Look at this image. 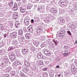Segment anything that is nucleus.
Segmentation results:
<instances>
[{
  "label": "nucleus",
  "instance_id": "10",
  "mask_svg": "<svg viewBox=\"0 0 77 77\" xmlns=\"http://www.w3.org/2000/svg\"><path fill=\"white\" fill-rule=\"evenodd\" d=\"M18 39L19 41H20V42H25V38L24 37H23V36L18 37Z\"/></svg>",
  "mask_w": 77,
  "mask_h": 77
},
{
  "label": "nucleus",
  "instance_id": "58",
  "mask_svg": "<svg viewBox=\"0 0 77 77\" xmlns=\"http://www.w3.org/2000/svg\"><path fill=\"white\" fill-rule=\"evenodd\" d=\"M64 50H66V49H67V48H68L67 46H64Z\"/></svg>",
  "mask_w": 77,
  "mask_h": 77
},
{
  "label": "nucleus",
  "instance_id": "32",
  "mask_svg": "<svg viewBox=\"0 0 77 77\" xmlns=\"http://www.w3.org/2000/svg\"><path fill=\"white\" fill-rule=\"evenodd\" d=\"M43 77H47L48 76V73L47 72H44L43 74Z\"/></svg>",
  "mask_w": 77,
  "mask_h": 77
},
{
  "label": "nucleus",
  "instance_id": "25",
  "mask_svg": "<svg viewBox=\"0 0 77 77\" xmlns=\"http://www.w3.org/2000/svg\"><path fill=\"white\" fill-rule=\"evenodd\" d=\"M8 6L9 7H12L13 6V1H10L8 3Z\"/></svg>",
  "mask_w": 77,
  "mask_h": 77
},
{
  "label": "nucleus",
  "instance_id": "60",
  "mask_svg": "<svg viewBox=\"0 0 77 77\" xmlns=\"http://www.w3.org/2000/svg\"><path fill=\"white\" fill-rule=\"evenodd\" d=\"M0 15H1L2 17H3V15H4L3 14H4V13L3 12H1L0 13Z\"/></svg>",
  "mask_w": 77,
  "mask_h": 77
},
{
  "label": "nucleus",
  "instance_id": "12",
  "mask_svg": "<svg viewBox=\"0 0 77 77\" xmlns=\"http://www.w3.org/2000/svg\"><path fill=\"white\" fill-rule=\"evenodd\" d=\"M18 17V13H14L13 15V18L14 20L15 19H17Z\"/></svg>",
  "mask_w": 77,
  "mask_h": 77
},
{
  "label": "nucleus",
  "instance_id": "22",
  "mask_svg": "<svg viewBox=\"0 0 77 77\" xmlns=\"http://www.w3.org/2000/svg\"><path fill=\"white\" fill-rule=\"evenodd\" d=\"M23 72H28V71H29V68L27 67H25L23 68Z\"/></svg>",
  "mask_w": 77,
  "mask_h": 77
},
{
  "label": "nucleus",
  "instance_id": "8",
  "mask_svg": "<svg viewBox=\"0 0 77 77\" xmlns=\"http://www.w3.org/2000/svg\"><path fill=\"white\" fill-rule=\"evenodd\" d=\"M44 53L45 55H46L47 56H50L51 55V53L47 49L45 50L44 51Z\"/></svg>",
  "mask_w": 77,
  "mask_h": 77
},
{
  "label": "nucleus",
  "instance_id": "33",
  "mask_svg": "<svg viewBox=\"0 0 77 77\" xmlns=\"http://www.w3.org/2000/svg\"><path fill=\"white\" fill-rule=\"evenodd\" d=\"M43 9V7L39 6L38 7V8L37 9V11H40L41 10H42V9Z\"/></svg>",
  "mask_w": 77,
  "mask_h": 77
},
{
  "label": "nucleus",
  "instance_id": "34",
  "mask_svg": "<svg viewBox=\"0 0 77 77\" xmlns=\"http://www.w3.org/2000/svg\"><path fill=\"white\" fill-rule=\"evenodd\" d=\"M46 45V43H43L41 45L40 47L41 48H43V47H44Z\"/></svg>",
  "mask_w": 77,
  "mask_h": 77
},
{
  "label": "nucleus",
  "instance_id": "35",
  "mask_svg": "<svg viewBox=\"0 0 77 77\" xmlns=\"http://www.w3.org/2000/svg\"><path fill=\"white\" fill-rule=\"evenodd\" d=\"M6 63H7L5 62L4 63H1V66H6Z\"/></svg>",
  "mask_w": 77,
  "mask_h": 77
},
{
  "label": "nucleus",
  "instance_id": "24",
  "mask_svg": "<svg viewBox=\"0 0 77 77\" xmlns=\"http://www.w3.org/2000/svg\"><path fill=\"white\" fill-rule=\"evenodd\" d=\"M55 77H63V74L58 73L56 75Z\"/></svg>",
  "mask_w": 77,
  "mask_h": 77
},
{
  "label": "nucleus",
  "instance_id": "48",
  "mask_svg": "<svg viewBox=\"0 0 77 77\" xmlns=\"http://www.w3.org/2000/svg\"><path fill=\"white\" fill-rule=\"evenodd\" d=\"M71 69L72 72H74V71H75V70H76V69L75 68H73Z\"/></svg>",
  "mask_w": 77,
  "mask_h": 77
},
{
  "label": "nucleus",
  "instance_id": "43",
  "mask_svg": "<svg viewBox=\"0 0 77 77\" xmlns=\"http://www.w3.org/2000/svg\"><path fill=\"white\" fill-rule=\"evenodd\" d=\"M39 63H40V65H43L44 63H43V61H40L39 62Z\"/></svg>",
  "mask_w": 77,
  "mask_h": 77
},
{
  "label": "nucleus",
  "instance_id": "40",
  "mask_svg": "<svg viewBox=\"0 0 77 77\" xmlns=\"http://www.w3.org/2000/svg\"><path fill=\"white\" fill-rule=\"evenodd\" d=\"M10 75H9L8 74H6L5 75H3V77H9Z\"/></svg>",
  "mask_w": 77,
  "mask_h": 77
},
{
  "label": "nucleus",
  "instance_id": "15",
  "mask_svg": "<svg viewBox=\"0 0 77 77\" xmlns=\"http://www.w3.org/2000/svg\"><path fill=\"white\" fill-rule=\"evenodd\" d=\"M13 10V11H17L18 9V7H17V4L15 3L14 4V7L12 8Z\"/></svg>",
  "mask_w": 77,
  "mask_h": 77
},
{
  "label": "nucleus",
  "instance_id": "20",
  "mask_svg": "<svg viewBox=\"0 0 77 77\" xmlns=\"http://www.w3.org/2000/svg\"><path fill=\"white\" fill-rule=\"evenodd\" d=\"M3 59L5 62H6V63H8V59L7 58V57L6 56H4L3 57Z\"/></svg>",
  "mask_w": 77,
  "mask_h": 77
},
{
  "label": "nucleus",
  "instance_id": "13",
  "mask_svg": "<svg viewBox=\"0 0 77 77\" xmlns=\"http://www.w3.org/2000/svg\"><path fill=\"white\" fill-rule=\"evenodd\" d=\"M12 44L14 45H18V43L17 41L15 40H12L11 41Z\"/></svg>",
  "mask_w": 77,
  "mask_h": 77
},
{
  "label": "nucleus",
  "instance_id": "49",
  "mask_svg": "<svg viewBox=\"0 0 77 77\" xmlns=\"http://www.w3.org/2000/svg\"><path fill=\"white\" fill-rule=\"evenodd\" d=\"M20 77H25L24 73H21L20 75Z\"/></svg>",
  "mask_w": 77,
  "mask_h": 77
},
{
  "label": "nucleus",
  "instance_id": "57",
  "mask_svg": "<svg viewBox=\"0 0 77 77\" xmlns=\"http://www.w3.org/2000/svg\"><path fill=\"white\" fill-rule=\"evenodd\" d=\"M75 68V66L74 65H72L71 66V69Z\"/></svg>",
  "mask_w": 77,
  "mask_h": 77
},
{
  "label": "nucleus",
  "instance_id": "1",
  "mask_svg": "<svg viewBox=\"0 0 77 77\" xmlns=\"http://www.w3.org/2000/svg\"><path fill=\"white\" fill-rule=\"evenodd\" d=\"M58 4H60L63 7H65L67 5L68 1L66 0H60L58 3Z\"/></svg>",
  "mask_w": 77,
  "mask_h": 77
},
{
  "label": "nucleus",
  "instance_id": "53",
  "mask_svg": "<svg viewBox=\"0 0 77 77\" xmlns=\"http://www.w3.org/2000/svg\"><path fill=\"white\" fill-rule=\"evenodd\" d=\"M32 3H36V2H37L36 0H32Z\"/></svg>",
  "mask_w": 77,
  "mask_h": 77
},
{
  "label": "nucleus",
  "instance_id": "7",
  "mask_svg": "<svg viewBox=\"0 0 77 77\" xmlns=\"http://www.w3.org/2000/svg\"><path fill=\"white\" fill-rule=\"evenodd\" d=\"M9 58L11 60H14L15 58V55L14 53H11L9 56Z\"/></svg>",
  "mask_w": 77,
  "mask_h": 77
},
{
  "label": "nucleus",
  "instance_id": "37",
  "mask_svg": "<svg viewBox=\"0 0 77 77\" xmlns=\"http://www.w3.org/2000/svg\"><path fill=\"white\" fill-rule=\"evenodd\" d=\"M4 29V27L3 26V25H0V30H3Z\"/></svg>",
  "mask_w": 77,
  "mask_h": 77
},
{
  "label": "nucleus",
  "instance_id": "17",
  "mask_svg": "<svg viewBox=\"0 0 77 77\" xmlns=\"http://www.w3.org/2000/svg\"><path fill=\"white\" fill-rule=\"evenodd\" d=\"M21 63V62L20 61H16L14 63V66H17Z\"/></svg>",
  "mask_w": 77,
  "mask_h": 77
},
{
  "label": "nucleus",
  "instance_id": "54",
  "mask_svg": "<svg viewBox=\"0 0 77 77\" xmlns=\"http://www.w3.org/2000/svg\"><path fill=\"white\" fill-rule=\"evenodd\" d=\"M47 68H44L43 69V70L44 71H47Z\"/></svg>",
  "mask_w": 77,
  "mask_h": 77
},
{
  "label": "nucleus",
  "instance_id": "56",
  "mask_svg": "<svg viewBox=\"0 0 77 77\" xmlns=\"http://www.w3.org/2000/svg\"><path fill=\"white\" fill-rule=\"evenodd\" d=\"M16 53L17 54H20V51H16Z\"/></svg>",
  "mask_w": 77,
  "mask_h": 77
},
{
  "label": "nucleus",
  "instance_id": "28",
  "mask_svg": "<svg viewBox=\"0 0 77 77\" xmlns=\"http://www.w3.org/2000/svg\"><path fill=\"white\" fill-rule=\"evenodd\" d=\"M6 41L5 40H3L2 43H1V44L2 45V46L4 47V45H6Z\"/></svg>",
  "mask_w": 77,
  "mask_h": 77
},
{
  "label": "nucleus",
  "instance_id": "59",
  "mask_svg": "<svg viewBox=\"0 0 77 77\" xmlns=\"http://www.w3.org/2000/svg\"><path fill=\"white\" fill-rule=\"evenodd\" d=\"M73 12V10H70L69 11V12L70 13V14H72Z\"/></svg>",
  "mask_w": 77,
  "mask_h": 77
},
{
  "label": "nucleus",
  "instance_id": "63",
  "mask_svg": "<svg viewBox=\"0 0 77 77\" xmlns=\"http://www.w3.org/2000/svg\"><path fill=\"white\" fill-rule=\"evenodd\" d=\"M23 2L24 3H26V0H22Z\"/></svg>",
  "mask_w": 77,
  "mask_h": 77
},
{
  "label": "nucleus",
  "instance_id": "6",
  "mask_svg": "<svg viewBox=\"0 0 77 77\" xmlns=\"http://www.w3.org/2000/svg\"><path fill=\"white\" fill-rule=\"evenodd\" d=\"M43 28L42 27H40L38 28L37 29V33L38 35H41L42 31Z\"/></svg>",
  "mask_w": 77,
  "mask_h": 77
},
{
  "label": "nucleus",
  "instance_id": "52",
  "mask_svg": "<svg viewBox=\"0 0 77 77\" xmlns=\"http://www.w3.org/2000/svg\"><path fill=\"white\" fill-rule=\"evenodd\" d=\"M50 6H47L46 7V9L48 10H49L50 9Z\"/></svg>",
  "mask_w": 77,
  "mask_h": 77
},
{
  "label": "nucleus",
  "instance_id": "23",
  "mask_svg": "<svg viewBox=\"0 0 77 77\" xmlns=\"http://www.w3.org/2000/svg\"><path fill=\"white\" fill-rule=\"evenodd\" d=\"M51 12L52 13H56L57 12V10L56 8H52L51 9Z\"/></svg>",
  "mask_w": 77,
  "mask_h": 77
},
{
  "label": "nucleus",
  "instance_id": "21",
  "mask_svg": "<svg viewBox=\"0 0 77 77\" xmlns=\"http://www.w3.org/2000/svg\"><path fill=\"white\" fill-rule=\"evenodd\" d=\"M24 63L26 66L29 67L31 66L30 64V63H29V62L27 61H25Z\"/></svg>",
  "mask_w": 77,
  "mask_h": 77
},
{
  "label": "nucleus",
  "instance_id": "45",
  "mask_svg": "<svg viewBox=\"0 0 77 77\" xmlns=\"http://www.w3.org/2000/svg\"><path fill=\"white\" fill-rule=\"evenodd\" d=\"M49 47H50V48H53L55 47L53 45H53H50Z\"/></svg>",
  "mask_w": 77,
  "mask_h": 77
},
{
  "label": "nucleus",
  "instance_id": "55",
  "mask_svg": "<svg viewBox=\"0 0 77 77\" xmlns=\"http://www.w3.org/2000/svg\"><path fill=\"white\" fill-rule=\"evenodd\" d=\"M3 36L4 38H6L7 36H8V34H5L3 35Z\"/></svg>",
  "mask_w": 77,
  "mask_h": 77
},
{
  "label": "nucleus",
  "instance_id": "51",
  "mask_svg": "<svg viewBox=\"0 0 77 77\" xmlns=\"http://www.w3.org/2000/svg\"><path fill=\"white\" fill-rule=\"evenodd\" d=\"M60 21L61 23H63L64 22V20H63V19H62L60 20Z\"/></svg>",
  "mask_w": 77,
  "mask_h": 77
},
{
  "label": "nucleus",
  "instance_id": "11",
  "mask_svg": "<svg viewBox=\"0 0 77 77\" xmlns=\"http://www.w3.org/2000/svg\"><path fill=\"white\" fill-rule=\"evenodd\" d=\"M34 20L35 23H37L40 21V19L38 17L35 16L34 17Z\"/></svg>",
  "mask_w": 77,
  "mask_h": 77
},
{
  "label": "nucleus",
  "instance_id": "2",
  "mask_svg": "<svg viewBox=\"0 0 77 77\" xmlns=\"http://www.w3.org/2000/svg\"><path fill=\"white\" fill-rule=\"evenodd\" d=\"M17 32H14L12 33H11L9 35V37L11 39H15L17 38Z\"/></svg>",
  "mask_w": 77,
  "mask_h": 77
},
{
  "label": "nucleus",
  "instance_id": "19",
  "mask_svg": "<svg viewBox=\"0 0 77 77\" xmlns=\"http://www.w3.org/2000/svg\"><path fill=\"white\" fill-rule=\"evenodd\" d=\"M25 36L26 39H29L30 38V37L32 36V35L30 33H27L26 34Z\"/></svg>",
  "mask_w": 77,
  "mask_h": 77
},
{
  "label": "nucleus",
  "instance_id": "61",
  "mask_svg": "<svg viewBox=\"0 0 77 77\" xmlns=\"http://www.w3.org/2000/svg\"><path fill=\"white\" fill-rule=\"evenodd\" d=\"M7 44H10L11 43V40H7Z\"/></svg>",
  "mask_w": 77,
  "mask_h": 77
},
{
  "label": "nucleus",
  "instance_id": "62",
  "mask_svg": "<svg viewBox=\"0 0 77 77\" xmlns=\"http://www.w3.org/2000/svg\"><path fill=\"white\" fill-rule=\"evenodd\" d=\"M31 23H34V20L33 19H32L31 20Z\"/></svg>",
  "mask_w": 77,
  "mask_h": 77
},
{
  "label": "nucleus",
  "instance_id": "50",
  "mask_svg": "<svg viewBox=\"0 0 77 77\" xmlns=\"http://www.w3.org/2000/svg\"><path fill=\"white\" fill-rule=\"evenodd\" d=\"M63 55L65 56H67L68 55V53H64L63 54Z\"/></svg>",
  "mask_w": 77,
  "mask_h": 77
},
{
  "label": "nucleus",
  "instance_id": "9",
  "mask_svg": "<svg viewBox=\"0 0 77 77\" xmlns=\"http://www.w3.org/2000/svg\"><path fill=\"white\" fill-rule=\"evenodd\" d=\"M33 44L35 46V47H38L39 45V44H40V42H39V41L36 40L34 41Z\"/></svg>",
  "mask_w": 77,
  "mask_h": 77
},
{
  "label": "nucleus",
  "instance_id": "3",
  "mask_svg": "<svg viewBox=\"0 0 77 77\" xmlns=\"http://www.w3.org/2000/svg\"><path fill=\"white\" fill-rule=\"evenodd\" d=\"M30 21V18L28 16H27L25 18L24 23H25V24L29 25V24Z\"/></svg>",
  "mask_w": 77,
  "mask_h": 77
},
{
  "label": "nucleus",
  "instance_id": "44",
  "mask_svg": "<svg viewBox=\"0 0 77 77\" xmlns=\"http://www.w3.org/2000/svg\"><path fill=\"white\" fill-rule=\"evenodd\" d=\"M67 33H68V34L70 36H71V32H70V31H69V30L67 32Z\"/></svg>",
  "mask_w": 77,
  "mask_h": 77
},
{
  "label": "nucleus",
  "instance_id": "64",
  "mask_svg": "<svg viewBox=\"0 0 77 77\" xmlns=\"http://www.w3.org/2000/svg\"><path fill=\"white\" fill-rule=\"evenodd\" d=\"M74 63L75 64H77V60H75Z\"/></svg>",
  "mask_w": 77,
  "mask_h": 77
},
{
  "label": "nucleus",
  "instance_id": "18",
  "mask_svg": "<svg viewBox=\"0 0 77 77\" xmlns=\"http://www.w3.org/2000/svg\"><path fill=\"white\" fill-rule=\"evenodd\" d=\"M37 57L38 59H41L42 58V55L41 53H38L37 54Z\"/></svg>",
  "mask_w": 77,
  "mask_h": 77
},
{
  "label": "nucleus",
  "instance_id": "4",
  "mask_svg": "<svg viewBox=\"0 0 77 77\" xmlns=\"http://www.w3.org/2000/svg\"><path fill=\"white\" fill-rule=\"evenodd\" d=\"M65 31L63 30L60 31L59 34V38H63L65 35Z\"/></svg>",
  "mask_w": 77,
  "mask_h": 77
},
{
  "label": "nucleus",
  "instance_id": "27",
  "mask_svg": "<svg viewBox=\"0 0 77 77\" xmlns=\"http://www.w3.org/2000/svg\"><path fill=\"white\" fill-rule=\"evenodd\" d=\"M32 6H33V5L32 4H28L27 6V9H31V8H32Z\"/></svg>",
  "mask_w": 77,
  "mask_h": 77
},
{
  "label": "nucleus",
  "instance_id": "47",
  "mask_svg": "<svg viewBox=\"0 0 77 77\" xmlns=\"http://www.w3.org/2000/svg\"><path fill=\"white\" fill-rule=\"evenodd\" d=\"M33 70L35 72H36L38 71V68L36 67H35L33 68Z\"/></svg>",
  "mask_w": 77,
  "mask_h": 77
},
{
  "label": "nucleus",
  "instance_id": "26",
  "mask_svg": "<svg viewBox=\"0 0 77 77\" xmlns=\"http://www.w3.org/2000/svg\"><path fill=\"white\" fill-rule=\"evenodd\" d=\"M19 35H23V31L22 29H20L18 32Z\"/></svg>",
  "mask_w": 77,
  "mask_h": 77
},
{
  "label": "nucleus",
  "instance_id": "14",
  "mask_svg": "<svg viewBox=\"0 0 77 77\" xmlns=\"http://www.w3.org/2000/svg\"><path fill=\"white\" fill-rule=\"evenodd\" d=\"M28 51H29L27 49H23L22 50V53L23 54H27L28 53Z\"/></svg>",
  "mask_w": 77,
  "mask_h": 77
},
{
  "label": "nucleus",
  "instance_id": "16",
  "mask_svg": "<svg viewBox=\"0 0 77 77\" xmlns=\"http://www.w3.org/2000/svg\"><path fill=\"white\" fill-rule=\"evenodd\" d=\"M27 29L29 32H32L33 30V28L32 26H29L27 28Z\"/></svg>",
  "mask_w": 77,
  "mask_h": 77
},
{
  "label": "nucleus",
  "instance_id": "39",
  "mask_svg": "<svg viewBox=\"0 0 77 77\" xmlns=\"http://www.w3.org/2000/svg\"><path fill=\"white\" fill-rule=\"evenodd\" d=\"M49 76L51 77H54V73H53V72L51 73L49 75Z\"/></svg>",
  "mask_w": 77,
  "mask_h": 77
},
{
  "label": "nucleus",
  "instance_id": "38",
  "mask_svg": "<svg viewBox=\"0 0 77 77\" xmlns=\"http://www.w3.org/2000/svg\"><path fill=\"white\" fill-rule=\"evenodd\" d=\"M39 40H40V41H42L44 40V37L42 36L40 37H39Z\"/></svg>",
  "mask_w": 77,
  "mask_h": 77
},
{
  "label": "nucleus",
  "instance_id": "5",
  "mask_svg": "<svg viewBox=\"0 0 77 77\" xmlns=\"http://www.w3.org/2000/svg\"><path fill=\"white\" fill-rule=\"evenodd\" d=\"M20 11L22 13H24L26 12V6L24 5L22 6L21 8H20Z\"/></svg>",
  "mask_w": 77,
  "mask_h": 77
},
{
  "label": "nucleus",
  "instance_id": "30",
  "mask_svg": "<svg viewBox=\"0 0 77 77\" xmlns=\"http://www.w3.org/2000/svg\"><path fill=\"white\" fill-rule=\"evenodd\" d=\"M53 42H54V44L55 46H56V45H57V42H57V40H55V39H54L53 40Z\"/></svg>",
  "mask_w": 77,
  "mask_h": 77
},
{
  "label": "nucleus",
  "instance_id": "46",
  "mask_svg": "<svg viewBox=\"0 0 77 77\" xmlns=\"http://www.w3.org/2000/svg\"><path fill=\"white\" fill-rule=\"evenodd\" d=\"M13 50V48L12 47H9L8 48V51H11V50Z\"/></svg>",
  "mask_w": 77,
  "mask_h": 77
},
{
  "label": "nucleus",
  "instance_id": "29",
  "mask_svg": "<svg viewBox=\"0 0 77 77\" xmlns=\"http://www.w3.org/2000/svg\"><path fill=\"white\" fill-rule=\"evenodd\" d=\"M71 29H74L76 28V26L74 25L73 24L71 25V26H70Z\"/></svg>",
  "mask_w": 77,
  "mask_h": 77
},
{
  "label": "nucleus",
  "instance_id": "41",
  "mask_svg": "<svg viewBox=\"0 0 77 77\" xmlns=\"http://www.w3.org/2000/svg\"><path fill=\"white\" fill-rule=\"evenodd\" d=\"M20 23H15V25L16 27H18L20 26Z\"/></svg>",
  "mask_w": 77,
  "mask_h": 77
},
{
  "label": "nucleus",
  "instance_id": "36",
  "mask_svg": "<svg viewBox=\"0 0 77 77\" xmlns=\"http://www.w3.org/2000/svg\"><path fill=\"white\" fill-rule=\"evenodd\" d=\"M39 51V49L38 48H36L35 49H34L33 50V52L34 53H37L38 51Z\"/></svg>",
  "mask_w": 77,
  "mask_h": 77
},
{
  "label": "nucleus",
  "instance_id": "31",
  "mask_svg": "<svg viewBox=\"0 0 77 77\" xmlns=\"http://www.w3.org/2000/svg\"><path fill=\"white\" fill-rule=\"evenodd\" d=\"M7 71H8V72H9L11 70H12V67L11 66H9L6 69Z\"/></svg>",
  "mask_w": 77,
  "mask_h": 77
},
{
  "label": "nucleus",
  "instance_id": "42",
  "mask_svg": "<svg viewBox=\"0 0 77 77\" xmlns=\"http://www.w3.org/2000/svg\"><path fill=\"white\" fill-rule=\"evenodd\" d=\"M10 74H11V75L12 76L15 74V72L14 71L11 72Z\"/></svg>",
  "mask_w": 77,
  "mask_h": 77
}]
</instances>
